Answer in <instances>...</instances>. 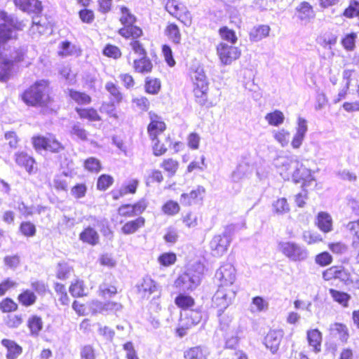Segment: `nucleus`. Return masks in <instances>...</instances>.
Segmentation results:
<instances>
[{
    "instance_id": "obj_1",
    "label": "nucleus",
    "mask_w": 359,
    "mask_h": 359,
    "mask_svg": "<svg viewBox=\"0 0 359 359\" xmlns=\"http://www.w3.org/2000/svg\"><path fill=\"white\" fill-rule=\"evenodd\" d=\"M273 165L284 180L292 179L294 183L302 182L304 187L311 186L315 181L311 170L293 157L278 156Z\"/></svg>"
},
{
    "instance_id": "obj_2",
    "label": "nucleus",
    "mask_w": 359,
    "mask_h": 359,
    "mask_svg": "<svg viewBox=\"0 0 359 359\" xmlns=\"http://www.w3.org/2000/svg\"><path fill=\"white\" fill-rule=\"evenodd\" d=\"M273 165L284 180L292 179L294 183L302 182L304 187L311 186L315 181L311 170L293 157L278 156Z\"/></svg>"
},
{
    "instance_id": "obj_3",
    "label": "nucleus",
    "mask_w": 359,
    "mask_h": 359,
    "mask_svg": "<svg viewBox=\"0 0 359 359\" xmlns=\"http://www.w3.org/2000/svg\"><path fill=\"white\" fill-rule=\"evenodd\" d=\"M204 269V265L201 262L190 265L175 280L174 287L180 292H192L201 284Z\"/></svg>"
},
{
    "instance_id": "obj_4",
    "label": "nucleus",
    "mask_w": 359,
    "mask_h": 359,
    "mask_svg": "<svg viewBox=\"0 0 359 359\" xmlns=\"http://www.w3.org/2000/svg\"><path fill=\"white\" fill-rule=\"evenodd\" d=\"M25 103L31 106H46L50 101L48 83L45 80L35 82L22 95Z\"/></svg>"
},
{
    "instance_id": "obj_5",
    "label": "nucleus",
    "mask_w": 359,
    "mask_h": 359,
    "mask_svg": "<svg viewBox=\"0 0 359 359\" xmlns=\"http://www.w3.org/2000/svg\"><path fill=\"white\" fill-rule=\"evenodd\" d=\"M277 250L283 256L293 262H302L309 257V251L303 245L290 241H280L278 243Z\"/></svg>"
},
{
    "instance_id": "obj_6",
    "label": "nucleus",
    "mask_w": 359,
    "mask_h": 359,
    "mask_svg": "<svg viewBox=\"0 0 359 359\" xmlns=\"http://www.w3.org/2000/svg\"><path fill=\"white\" fill-rule=\"evenodd\" d=\"M191 78L194 86L193 91L196 101L200 105H205L207 102L208 82L203 69L201 67H196L191 73Z\"/></svg>"
},
{
    "instance_id": "obj_7",
    "label": "nucleus",
    "mask_w": 359,
    "mask_h": 359,
    "mask_svg": "<svg viewBox=\"0 0 359 359\" xmlns=\"http://www.w3.org/2000/svg\"><path fill=\"white\" fill-rule=\"evenodd\" d=\"M238 289L219 286L217 290L212 297V306L218 309L219 315L232 304L236 297Z\"/></svg>"
},
{
    "instance_id": "obj_8",
    "label": "nucleus",
    "mask_w": 359,
    "mask_h": 359,
    "mask_svg": "<svg viewBox=\"0 0 359 359\" xmlns=\"http://www.w3.org/2000/svg\"><path fill=\"white\" fill-rule=\"evenodd\" d=\"M217 53L222 65H229L241 56V50L234 45L220 42L217 46Z\"/></svg>"
},
{
    "instance_id": "obj_9",
    "label": "nucleus",
    "mask_w": 359,
    "mask_h": 359,
    "mask_svg": "<svg viewBox=\"0 0 359 359\" xmlns=\"http://www.w3.org/2000/svg\"><path fill=\"white\" fill-rule=\"evenodd\" d=\"M215 278L220 283L219 286L237 288L233 285L236 280V270L230 263H224L221 265L215 273Z\"/></svg>"
},
{
    "instance_id": "obj_10",
    "label": "nucleus",
    "mask_w": 359,
    "mask_h": 359,
    "mask_svg": "<svg viewBox=\"0 0 359 359\" xmlns=\"http://www.w3.org/2000/svg\"><path fill=\"white\" fill-rule=\"evenodd\" d=\"M231 242V238L226 232L215 235L210 242L211 255L215 257H222L227 251Z\"/></svg>"
},
{
    "instance_id": "obj_11",
    "label": "nucleus",
    "mask_w": 359,
    "mask_h": 359,
    "mask_svg": "<svg viewBox=\"0 0 359 359\" xmlns=\"http://www.w3.org/2000/svg\"><path fill=\"white\" fill-rule=\"evenodd\" d=\"M307 131V121L302 117H298L295 126V132L290 142V145L292 149H298L301 147L306 137Z\"/></svg>"
},
{
    "instance_id": "obj_12",
    "label": "nucleus",
    "mask_w": 359,
    "mask_h": 359,
    "mask_svg": "<svg viewBox=\"0 0 359 359\" xmlns=\"http://www.w3.org/2000/svg\"><path fill=\"white\" fill-rule=\"evenodd\" d=\"M150 123L147 128V131L150 139L154 141L158 135L161 134L165 130V123L162 118L153 112H149Z\"/></svg>"
},
{
    "instance_id": "obj_13",
    "label": "nucleus",
    "mask_w": 359,
    "mask_h": 359,
    "mask_svg": "<svg viewBox=\"0 0 359 359\" xmlns=\"http://www.w3.org/2000/svg\"><path fill=\"white\" fill-rule=\"evenodd\" d=\"M295 15L302 24H307L315 18L313 6L307 1L301 2L295 8Z\"/></svg>"
},
{
    "instance_id": "obj_14",
    "label": "nucleus",
    "mask_w": 359,
    "mask_h": 359,
    "mask_svg": "<svg viewBox=\"0 0 359 359\" xmlns=\"http://www.w3.org/2000/svg\"><path fill=\"white\" fill-rule=\"evenodd\" d=\"M283 337V332L280 330H273L269 332L265 337L266 346L274 353L277 351Z\"/></svg>"
},
{
    "instance_id": "obj_15",
    "label": "nucleus",
    "mask_w": 359,
    "mask_h": 359,
    "mask_svg": "<svg viewBox=\"0 0 359 359\" xmlns=\"http://www.w3.org/2000/svg\"><path fill=\"white\" fill-rule=\"evenodd\" d=\"M316 224L318 228L323 233H329L333 230V220L332 216L327 212H318Z\"/></svg>"
},
{
    "instance_id": "obj_16",
    "label": "nucleus",
    "mask_w": 359,
    "mask_h": 359,
    "mask_svg": "<svg viewBox=\"0 0 359 359\" xmlns=\"http://www.w3.org/2000/svg\"><path fill=\"white\" fill-rule=\"evenodd\" d=\"M205 193V189L198 187L189 194H182L180 197V203L183 205H191L201 201Z\"/></svg>"
},
{
    "instance_id": "obj_17",
    "label": "nucleus",
    "mask_w": 359,
    "mask_h": 359,
    "mask_svg": "<svg viewBox=\"0 0 359 359\" xmlns=\"http://www.w3.org/2000/svg\"><path fill=\"white\" fill-rule=\"evenodd\" d=\"M15 5L20 10L28 13L41 11V3L39 0H14Z\"/></svg>"
},
{
    "instance_id": "obj_18",
    "label": "nucleus",
    "mask_w": 359,
    "mask_h": 359,
    "mask_svg": "<svg viewBox=\"0 0 359 359\" xmlns=\"http://www.w3.org/2000/svg\"><path fill=\"white\" fill-rule=\"evenodd\" d=\"M252 173L250 165L245 162L239 163L236 169L232 172L231 178L233 182H239L249 177Z\"/></svg>"
},
{
    "instance_id": "obj_19",
    "label": "nucleus",
    "mask_w": 359,
    "mask_h": 359,
    "mask_svg": "<svg viewBox=\"0 0 359 359\" xmlns=\"http://www.w3.org/2000/svg\"><path fill=\"white\" fill-rule=\"evenodd\" d=\"M137 290L142 297L149 298L151 294L157 290V285L151 278L147 277L143 278L137 285Z\"/></svg>"
},
{
    "instance_id": "obj_20",
    "label": "nucleus",
    "mask_w": 359,
    "mask_h": 359,
    "mask_svg": "<svg viewBox=\"0 0 359 359\" xmlns=\"http://www.w3.org/2000/svg\"><path fill=\"white\" fill-rule=\"evenodd\" d=\"M271 135L280 147L284 148L288 146L291 137L290 132L288 130L285 128L273 129L271 130Z\"/></svg>"
},
{
    "instance_id": "obj_21",
    "label": "nucleus",
    "mask_w": 359,
    "mask_h": 359,
    "mask_svg": "<svg viewBox=\"0 0 359 359\" xmlns=\"http://www.w3.org/2000/svg\"><path fill=\"white\" fill-rule=\"evenodd\" d=\"M15 160L18 165L24 167L29 174L34 171V165L35 161L27 154L23 151L18 152L15 154Z\"/></svg>"
},
{
    "instance_id": "obj_22",
    "label": "nucleus",
    "mask_w": 359,
    "mask_h": 359,
    "mask_svg": "<svg viewBox=\"0 0 359 359\" xmlns=\"http://www.w3.org/2000/svg\"><path fill=\"white\" fill-rule=\"evenodd\" d=\"M271 29L269 25H261L255 26L249 33V38L252 42H258L267 37Z\"/></svg>"
},
{
    "instance_id": "obj_23",
    "label": "nucleus",
    "mask_w": 359,
    "mask_h": 359,
    "mask_svg": "<svg viewBox=\"0 0 359 359\" xmlns=\"http://www.w3.org/2000/svg\"><path fill=\"white\" fill-rule=\"evenodd\" d=\"M307 340L309 346L315 353H318L321 351L322 334L317 330H310L307 331Z\"/></svg>"
},
{
    "instance_id": "obj_24",
    "label": "nucleus",
    "mask_w": 359,
    "mask_h": 359,
    "mask_svg": "<svg viewBox=\"0 0 359 359\" xmlns=\"http://www.w3.org/2000/svg\"><path fill=\"white\" fill-rule=\"evenodd\" d=\"M1 344L7 349V359H16L22 353L21 346L14 341L4 339L1 341Z\"/></svg>"
},
{
    "instance_id": "obj_25",
    "label": "nucleus",
    "mask_w": 359,
    "mask_h": 359,
    "mask_svg": "<svg viewBox=\"0 0 359 359\" xmlns=\"http://www.w3.org/2000/svg\"><path fill=\"white\" fill-rule=\"evenodd\" d=\"M153 65L147 55L135 59L133 61V69L136 72L148 74L152 70Z\"/></svg>"
},
{
    "instance_id": "obj_26",
    "label": "nucleus",
    "mask_w": 359,
    "mask_h": 359,
    "mask_svg": "<svg viewBox=\"0 0 359 359\" xmlns=\"http://www.w3.org/2000/svg\"><path fill=\"white\" fill-rule=\"evenodd\" d=\"M79 238L83 243L95 245L98 243L100 237L97 232L93 228L88 226L80 233Z\"/></svg>"
},
{
    "instance_id": "obj_27",
    "label": "nucleus",
    "mask_w": 359,
    "mask_h": 359,
    "mask_svg": "<svg viewBox=\"0 0 359 359\" xmlns=\"http://www.w3.org/2000/svg\"><path fill=\"white\" fill-rule=\"evenodd\" d=\"M285 118L284 114L278 109L267 113L264 116V119L268 124L274 127H278L282 125L285 121Z\"/></svg>"
},
{
    "instance_id": "obj_28",
    "label": "nucleus",
    "mask_w": 359,
    "mask_h": 359,
    "mask_svg": "<svg viewBox=\"0 0 359 359\" xmlns=\"http://www.w3.org/2000/svg\"><path fill=\"white\" fill-rule=\"evenodd\" d=\"M330 334L338 337L342 342L347 341L348 338V329L346 325L341 323H333L330 327Z\"/></svg>"
},
{
    "instance_id": "obj_29",
    "label": "nucleus",
    "mask_w": 359,
    "mask_h": 359,
    "mask_svg": "<svg viewBox=\"0 0 359 359\" xmlns=\"http://www.w3.org/2000/svg\"><path fill=\"white\" fill-rule=\"evenodd\" d=\"M48 29V25L46 22V20L41 16L36 15L32 19V25L30 28L32 34L36 33L42 34L46 33Z\"/></svg>"
},
{
    "instance_id": "obj_30",
    "label": "nucleus",
    "mask_w": 359,
    "mask_h": 359,
    "mask_svg": "<svg viewBox=\"0 0 359 359\" xmlns=\"http://www.w3.org/2000/svg\"><path fill=\"white\" fill-rule=\"evenodd\" d=\"M145 219L140 217L135 220L126 222L122 227V232L125 234H132L144 225Z\"/></svg>"
},
{
    "instance_id": "obj_31",
    "label": "nucleus",
    "mask_w": 359,
    "mask_h": 359,
    "mask_svg": "<svg viewBox=\"0 0 359 359\" xmlns=\"http://www.w3.org/2000/svg\"><path fill=\"white\" fill-rule=\"evenodd\" d=\"M208 352L206 349L201 347H192L184 353L185 359H207Z\"/></svg>"
},
{
    "instance_id": "obj_32",
    "label": "nucleus",
    "mask_w": 359,
    "mask_h": 359,
    "mask_svg": "<svg viewBox=\"0 0 359 359\" xmlns=\"http://www.w3.org/2000/svg\"><path fill=\"white\" fill-rule=\"evenodd\" d=\"M81 53V50L75 45L72 44L69 41H63L60 46L58 54L63 57L69 55H79Z\"/></svg>"
},
{
    "instance_id": "obj_33",
    "label": "nucleus",
    "mask_w": 359,
    "mask_h": 359,
    "mask_svg": "<svg viewBox=\"0 0 359 359\" xmlns=\"http://www.w3.org/2000/svg\"><path fill=\"white\" fill-rule=\"evenodd\" d=\"M27 326L32 336H37L43 328L41 318L37 316H32L27 320Z\"/></svg>"
},
{
    "instance_id": "obj_34",
    "label": "nucleus",
    "mask_w": 359,
    "mask_h": 359,
    "mask_svg": "<svg viewBox=\"0 0 359 359\" xmlns=\"http://www.w3.org/2000/svg\"><path fill=\"white\" fill-rule=\"evenodd\" d=\"M329 293L332 298L341 304L343 307H348L351 296L344 292H341L334 289H330Z\"/></svg>"
},
{
    "instance_id": "obj_35",
    "label": "nucleus",
    "mask_w": 359,
    "mask_h": 359,
    "mask_svg": "<svg viewBox=\"0 0 359 359\" xmlns=\"http://www.w3.org/2000/svg\"><path fill=\"white\" fill-rule=\"evenodd\" d=\"M18 299L22 305L27 307L35 304L37 297L33 291L25 290L19 294Z\"/></svg>"
},
{
    "instance_id": "obj_36",
    "label": "nucleus",
    "mask_w": 359,
    "mask_h": 359,
    "mask_svg": "<svg viewBox=\"0 0 359 359\" xmlns=\"http://www.w3.org/2000/svg\"><path fill=\"white\" fill-rule=\"evenodd\" d=\"M346 229L353 235L352 246L359 249V219L356 221L348 222L346 226Z\"/></svg>"
},
{
    "instance_id": "obj_37",
    "label": "nucleus",
    "mask_w": 359,
    "mask_h": 359,
    "mask_svg": "<svg viewBox=\"0 0 359 359\" xmlns=\"http://www.w3.org/2000/svg\"><path fill=\"white\" fill-rule=\"evenodd\" d=\"M119 34L126 38L132 37L133 39L140 36L142 34V29L133 24L126 25L119 30Z\"/></svg>"
},
{
    "instance_id": "obj_38",
    "label": "nucleus",
    "mask_w": 359,
    "mask_h": 359,
    "mask_svg": "<svg viewBox=\"0 0 359 359\" xmlns=\"http://www.w3.org/2000/svg\"><path fill=\"white\" fill-rule=\"evenodd\" d=\"M219 34L222 40L230 43V45H235L238 41L235 32L227 27H221L219 29Z\"/></svg>"
},
{
    "instance_id": "obj_39",
    "label": "nucleus",
    "mask_w": 359,
    "mask_h": 359,
    "mask_svg": "<svg viewBox=\"0 0 359 359\" xmlns=\"http://www.w3.org/2000/svg\"><path fill=\"white\" fill-rule=\"evenodd\" d=\"M161 167L168 172L169 177H172L178 170L179 163L177 161L172 158H167L163 160L161 164Z\"/></svg>"
},
{
    "instance_id": "obj_40",
    "label": "nucleus",
    "mask_w": 359,
    "mask_h": 359,
    "mask_svg": "<svg viewBox=\"0 0 359 359\" xmlns=\"http://www.w3.org/2000/svg\"><path fill=\"white\" fill-rule=\"evenodd\" d=\"M144 88L147 93L156 95L161 89V81L158 79L147 77Z\"/></svg>"
},
{
    "instance_id": "obj_41",
    "label": "nucleus",
    "mask_w": 359,
    "mask_h": 359,
    "mask_svg": "<svg viewBox=\"0 0 359 359\" xmlns=\"http://www.w3.org/2000/svg\"><path fill=\"white\" fill-rule=\"evenodd\" d=\"M76 111L79 114L80 118H86L90 121H95L100 120V116L97 114V111L94 109H80L76 108Z\"/></svg>"
},
{
    "instance_id": "obj_42",
    "label": "nucleus",
    "mask_w": 359,
    "mask_h": 359,
    "mask_svg": "<svg viewBox=\"0 0 359 359\" xmlns=\"http://www.w3.org/2000/svg\"><path fill=\"white\" fill-rule=\"evenodd\" d=\"M175 304L183 309H187L194 304V299L184 294H180L175 299Z\"/></svg>"
},
{
    "instance_id": "obj_43",
    "label": "nucleus",
    "mask_w": 359,
    "mask_h": 359,
    "mask_svg": "<svg viewBox=\"0 0 359 359\" xmlns=\"http://www.w3.org/2000/svg\"><path fill=\"white\" fill-rule=\"evenodd\" d=\"M176 260L177 256L174 252H164L158 257V262L165 267L173 265Z\"/></svg>"
},
{
    "instance_id": "obj_44",
    "label": "nucleus",
    "mask_w": 359,
    "mask_h": 359,
    "mask_svg": "<svg viewBox=\"0 0 359 359\" xmlns=\"http://www.w3.org/2000/svg\"><path fill=\"white\" fill-rule=\"evenodd\" d=\"M290 210L289 205L285 198L278 199L273 203V211L278 215H283L288 212Z\"/></svg>"
},
{
    "instance_id": "obj_45",
    "label": "nucleus",
    "mask_w": 359,
    "mask_h": 359,
    "mask_svg": "<svg viewBox=\"0 0 359 359\" xmlns=\"http://www.w3.org/2000/svg\"><path fill=\"white\" fill-rule=\"evenodd\" d=\"M69 95L72 100H74L76 102L80 104H88L91 100L89 95L79 91L69 90Z\"/></svg>"
},
{
    "instance_id": "obj_46",
    "label": "nucleus",
    "mask_w": 359,
    "mask_h": 359,
    "mask_svg": "<svg viewBox=\"0 0 359 359\" xmlns=\"http://www.w3.org/2000/svg\"><path fill=\"white\" fill-rule=\"evenodd\" d=\"M105 89L109 92L113 97L114 102H120L122 100V94L119 90V88L112 82H107L105 84Z\"/></svg>"
},
{
    "instance_id": "obj_47",
    "label": "nucleus",
    "mask_w": 359,
    "mask_h": 359,
    "mask_svg": "<svg viewBox=\"0 0 359 359\" xmlns=\"http://www.w3.org/2000/svg\"><path fill=\"white\" fill-rule=\"evenodd\" d=\"M168 38L174 43H178L181 39V35L178 27L175 24L169 25L165 30Z\"/></svg>"
},
{
    "instance_id": "obj_48",
    "label": "nucleus",
    "mask_w": 359,
    "mask_h": 359,
    "mask_svg": "<svg viewBox=\"0 0 359 359\" xmlns=\"http://www.w3.org/2000/svg\"><path fill=\"white\" fill-rule=\"evenodd\" d=\"M268 308V303L260 297H256L252 299L250 310L252 312H261Z\"/></svg>"
},
{
    "instance_id": "obj_49",
    "label": "nucleus",
    "mask_w": 359,
    "mask_h": 359,
    "mask_svg": "<svg viewBox=\"0 0 359 359\" xmlns=\"http://www.w3.org/2000/svg\"><path fill=\"white\" fill-rule=\"evenodd\" d=\"M179 204L174 201H168L162 206V211L168 215H175L180 212Z\"/></svg>"
},
{
    "instance_id": "obj_50",
    "label": "nucleus",
    "mask_w": 359,
    "mask_h": 359,
    "mask_svg": "<svg viewBox=\"0 0 359 359\" xmlns=\"http://www.w3.org/2000/svg\"><path fill=\"white\" fill-rule=\"evenodd\" d=\"M84 167L92 172H98L101 170V164L98 159L94 157L87 158L84 162Z\"/></svg>"
},
{
    "instance_id": "obj_51",
    "label": "nucleus",
    "mask_w": 359,
    "mask_h": 359,
    "mask_svg": "<svg viewBox=\"0 0 359 359\" xmlns=\"http://www.w3.org/2000/svg\"><path fill=\"white\" fill-rule=\"evenodd\" d=\"M72 271V267L67 263H60L57 269V277L62 280L67 279L69 276Z\"/></svg>"
},
{
    "instance_id": "obj_52",
    "label": "nucleus",
    "mask_w": 359,
    "mask_h": 359,
    "mask_svg": "<svg viewBox=\"0 0 359 359\" xmlns=\"http://www.w3.org/2000/svg\"><path fill=\"white\" fill-rule=\"evenodd\" d=\"M117 289L114 285H109L106 283H102L99 287V294L102 297H111L116 294Z\"/></svg>"
},
{
    "instance_id": "obj_53",
    "label": "nucleus",
    "mask_w": 359,
    "mask_h": 359,
    "mask_svg": "<svg viewBox=\"0 0 359 359\" xmlns=\"http://www.w3.org/2000/svg\"><path fill=\"white\" fill-rule=\"evenodd\" d=\"M302 238L308 245H312L323 241V238L319 233L311 231H304L302 235Z\"/></svg>"
},
{
    "instance_id": "obj_54",
    "label": "nucleus",
    "mask_w": 359,
    "mask_h": 359,
    "mask_svg": "<svg viewBox=\"0 0 359 359\" xmlns=\"http://www.w3.org/2000/svg\"><path fill=\"white\" fill-rule=\"evenodd\" d=\"M114 182V179L108 175H102L97 180V188L99 190H106Z\"/></svg>"
},
{
    "instance_id": "obj_55",
    "label": "nucleus",
    "mask_w": 359,
    "mask_h": 359,
    "mask_svg": "<svg viewBox=\"0 0 359 359\" xmlns=\"http://www.w3.org/2000/svg\"><path fill=\"white\" fill-rule=\"evenodd\" d=\"M69 292L73 297H81L85 294L83 281L77 280L69 287Z\"/></svg>"
},
{
    "instance_id": "obj_56",
    "label": "nucleus",
    "mask_w": 359,
    "mask_h": 359,
    "mask_svg": "<svg viewBox=\"0 0 359 359\" xmlns=\"http://www.w3.org/2000/svg\"><path fill=\"white\" fill-rule=\"evenodd\" d=\"M175 17L186 26H189L191 24V15L184 6H182L181 11L178 12L177 16Z\"/></svg>"
},
{
    "instance_id": "obj_57",
    "label": "nucleus",
    "mask_w": 359,
    "mask_h": 359,
    "mask_svg": "<svg viewBox=\"0 0 359 359\" xmlns=\"http://www.w3.org/2000/svg\"><path fill=\"white\" fill-rule=\"evenodd\" d=\"M315 262L321 266H325L332 263V257L329 252H323L316 256Z\"/></svg>"
},
{
    "instance_id": "obj_58",
    "label": "nucleus",
    "mask_w": 359,
    "mask_h": 359,
    "mask_svg": "<svg viewBox=\"0 0 359 359\" xmlns=\"http://www.w3.org/2000/svg\"><path fill=\"white\" fill-rule=\"evenodd\" d=\"M30 285L39 295H44L48 290V285L41 280H32Z\"/></svg>"
},
{
    "instance_id": "obj_59",
    "label": "nucleus",
    "mask_w": 359,
    "mask_h": 359,
    "mask_svg": "<svg viewBox=\"0 0 359 359\" xmlns=\"http://www.w3.org/2000/svg\"><path fill=\"white\" fill-rule=\"evenodd\" d=\"M120 20L125 27L126 25L133 24L135 21V18L129 12V10L127 8L123 7L121 8V17Z\"/></svg>"
},
{
    "instance_id": "obj_60",
    "label": "nucleus",
    "mask_w": 359,
    "mask_h": 359,
    "mask_svg": "<svg viewBox=\"0 0 359 359\" xmlns=\"http://www.w3.org/2000/svg\"><path fill=\"white\" fill-rule=\"evenodd\" d=\"M183 5L180 4L175 0H168L165 5L167 11L173 16H177L178 12L181 11Z\"/></svg>"
},
{
    "instance_id": "obj_61",
    "label": "nucleus",
    "mask_w": 359,
    "mask_h": 359,
    "mask_svg": "<svg viewBox=\"0 0 359 359\" xmlns=\"http://www.w3.org/2000/svg\"><path fill=\"white\" fill-rule=\"evenodd\" d=\"M71 134L81 140H87L88 133L79 123H76L73 126Z\"/></svg>"
},
{
    "instance_id": "obj_62",
    "label": "nucleus",
    "mask_w": 359,
    "mask_h": 359,
    "mask_svg": "<svg viewBox=\"0 0 359 359\" xmlns=\"http://www.w3.org/2000/svg\"><path fill=\"white\" fill-rule=\"evenodd\" d=\"M103 54L107 57L114 59L118 58L121 55L120 49L113 45H107L103 50Z\"/></svg>"
},
{
    "instance_id": "obj_63",
    "label": "nucleus",
    "mask_w": 359,
    "mask_h": 359,
    "mask_svg": "<svg viewBox=\"0 0 359 359\" xmlns=\"http://www.w3.org/2000/svg\"><path fill=\"white\" fill-rule=\"evenodd\" d=\"M89 308L93 314L104 313L106 312L105 303L93 300L89 304Z\"/></svg>"
},
{
    "instance_id": "obj_64",
    "label": "nucleus",
    "mask_w": 359,
    "mask_h": 359,
    "mask_svg": "<svg viewBox=\"0 0 359 359\" xmlns=\"http://www.w3.org/2000/svg\"><path fill=\"white\" fill-rule=\"evenodd\" d=\"M81 359H95V353L91 345H85L81 348Z\"/></svg>"
}]
</instances>
